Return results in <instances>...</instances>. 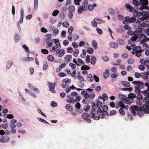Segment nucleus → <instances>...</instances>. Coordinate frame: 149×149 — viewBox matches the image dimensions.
<instances>
[{"label": "nucleus", "mask_w": 149, "mask_h": 149, "mask_svg": "<svg viewBox=\"0 0 149 149\" xmlns=\"http://www.w3.org/2000/svg\"><path fill=\"white\" fill-rule=\"evenodd\" d=\"M137 29L139 30H136L134 32V35L132 36L131 38L130 39L128 40V42L129 44L134 43L135 41L137 42L140 41L141 39V37H143V36L145 37H146V35L143 34L139 35V33H142L143 30L139 28H138Z\"/></svg>", "instance_id": "nucleus-1"}, {"label": "nucleus", "mask_w": 149, "mask_h": 149, "mask_svg": "<svg viewBox=\"0 0 149 149\" xmlns=\"http://www.w3.org/2000/svg\"><path fill=\"white\" fill-rule=\"evenodd\" d=\"M145 86L147 87L148 90H145L143 91V94L146 96L143 99V102L144 103H146V105H144L141 109H144L145 108V109L148 110L149 108V82L146 83Z\"/></svg>", "instance_id": "nucleus-2"}, {"label": "nucleus", "mask_w": 149, "mask_h": 149, "mask_svg": "<svg viewBox=\"0 0 149 149\" xmlns=\"http://www.w3.org/2000/svg\"><path fill=\"white\" fill-rule=\"evenodd\" d=\"M132 2L133 4L135 5L134 7L136 8L137 9L138 8L137 6L143 4L147 5L148 3V0H140L139 2L136 0H133Z\"/></svg>", "instance_id": "nucleus-3"}, {"label": "nucleus", "mask_w": 149, "mask_h": 149, "mask_svg": "<svg viewBox=\"0 0 149 149\" xmlns=\"http://www.w3.org/2000/svg\"><path fill=\"white\" fill-rule=\"evenodd\" d=\"M136 97V95L135 94L130 93L128 95V97H127V101L126 102H125V103L128 104H130L131 103L133 102L134 101L133 98Z\"/></svg>", "instance_id": "nucleus-4"}, {"label": "nucleus", "mask_w": 149, "mask_h": 149, "mask_svg": "<svg viewBox=\"0 0 149 149\" xmlns=\"http://www.w3.org/2000/svg\"><path fill=\"white\" fill-rule=\"evenodd\" d=\"M132 83L134 85L135 88H142L143 87V83L140 81H134Z\"/></svg>", "instance_id": "nucleus-5"}, {"label": "nucleus", "mask_w": 149, "mask_h": 149, "mask_svg": "<svg viewBox=\"0 0 149 149\" xmlns=\"http://www.w3.org/2000/svg\"><path fill=\"white\" fill-rule=\"evenodd\" d=\"M92 103L93 105L92 107V110H91V112L89 114V116L90 118H92L95 116L94 112L96 109V107L95 103L94 102H92Z\"/></svg>", "instance_id": "nucleus-6"}, {"label": "nucleus", "mask_w": 149, "mask_h": 149, "mask_svg": "<svg viewBox=\"0 0 149 149\" xmlns=\"http://www.w3.org/2000/svg\"><path fill=\"white\" fill-rule=\"evenodd\" d=\"M145 104H143L140 107V110L138 111L137 113V114L138 116H139L140 117H141L143 116V115L144 113V111H148L149 110V109H148L146 110V109H141V108L143 107V106L144 105H146V103H144ZM144 109H145L144 108Z\"/></svg>", "instance_id": "nucleus-7"}, {"label": "nucleus", "mask_w": 149, "mask_h": 149, "mask_svg": "<svg viewBox=\"0 0 149 149\" xmlns=\"http://www.w3.org/2000/svg\"><path fill=\"white\" fill-rule=\"evenodd\" d=\"M56 83H55L49 82L48 84L49 90L53 93H56V91L54 89Z\"/></svg>", "instance_id": "nucleus-8"}, {"label": "nucleus", "mask_w": 149, "mask_h": 149, "mask_svg": "<svg viewBox=\"0 0 149 149\" xmlns=\"http://www.w3.org/2000/svg\"><path fill=\"white\" fill-rule=\"evenodd\" d=\"M95 96V95L94 93L91 94V95L88 93L84 95V97L86 99H88V100H91V101L92 100L94 99Z\"/></svg>", "instance_id": "nucleus-9"}, {"label": "nucleus", "mask_w": 149, "mask_h": 149, "mask_svg": "<svg viewBox=\"0 0 149 149\" xmlns=\"http://www.w3.org/2000/svg\"><path fill=\"white\" fill-rule=\"evenodd\" d=\"M125 6L127 8V10L130 12H132L133 13L134 11H136V9L129 4H125Z\"/></svg>", "instance_id": "nucleus-10"}, {"label": "nucleus", "mask_w": 149, "mask_h": 149, "mask_svg": "<svg viewBox=\"0 0 149 149\" xmlns=\"http://www.w3.org/2000/svg\"><path fill=\"white\" fill-rule=\"evenodd\" d=\"M65 50L64 49H62L61 50L60 49H58L56 51V54H58L59 57H62L64 54Z\"/></svg>", "instance_id": "nucleus-11"}, {"label": "nucleus", "mask_w": 149, "mask_h": 149, "mask_svg": "<svg viewBox=\"0 0 149 149\" xmlns=\"http://www.w3.org/2000/svg\"><path fill=\"white\" fill-rule=\"evenodd\" d=\"M46 43L47 45V46H46L47 48L51 47L54 44L53 42H52V39L50 40L46 39Z\"/></svg>", "instance_id": "nucleus-12"}, {"label": "nucleus", "mask_w": 149, "mask_h": 149, "mask_svg": "<svg viewBox=\"0 0 149 149\" xmlns=\"http://www.w3.org/2000/svg\"><path fill=\"white\" fill-rule=\"evenodd\" d=\"M21 17L19 20V22L20 23H22L23 22L24 17V11L23 9H21L20 11Z\"/></svg>", "instance_id": "nucleus-13"}, {"label": "nucleus", "mask_w": 149, "mask_h": 149, "mask_svg": "<svg viewBox=\"0 0 149 149\" xmlns=\"http://www.w3.org/2000/svg\"><path fill=\"white\" fill-rule=\"evenodd\" d=\"M69 100H67V102L69 103H74V100H73L74 97L72 96V95H68L67 96Z\"/></svg>", "instance_id": "nucleus-14"}, {"label": "nucleus", "mask_w": 149, "mask_h": 149, "mask_svg": "<svg viewBox=\"0 0 149 149\" xmlns=\"http://www.w3.org/2000/svg\"><path fill=\"white\" fill-rule=\"evenodd\" d=\"M13 61L11 60H8L6 63V68L7 69H10L13 65Z\"/></svg>", "instance_id": "nucleus-15"}, {"label": "nucleus", "mask_w": 149, "mask_h": 149, "mask_svg": "<svg viewBox=\"0 0 149 149\" xmlns=\"http://www.w3.org/2000/svg\"><path fill=\"white\" fill-rule=\"evenodd\" d=\"M118 96L120 99V100L125 103V102L127 101V97L123 94H119Z\"/></svg>", "instance_id": "nucleus-16"}, {"label": "nucleus", "mask_w": 149, "mask_h": 149, "mask_svg": "<svg viewBox=\"0 0 149 149\" xmlns=\"http://www.w3.org/2000/svg\"><path fill=\"white\" fill-rule=\"evenodd\" d=\"M133 15L134 17H138L142 15L143 13L142 12L141 13L138 12L136 10V11H134L133 13Z\"/></svg>", "instance_id": "nucleus-17"}, {"label": "nucleus", "mask_w": 149, "mask_h": 149, "mask_svg": "<svg viewBox=\"0 0 149 149\" xmlns=\"http://www.w3.org/2000/svg\"><path fill=\"white\" fill-rule=\"evenodd\" d=\"M88 4V1L87 0H84L82 3V6H81L83 8L84 10H87V6Z\"/></svg>", "instance_id": "nucleus-18"}, {"label": "nucleus", "mask_w": 149, "mask_h": 149, "mask_svg": "<svg viewBox=\"0 0 149 149\" xmlns=\"http://www.w3.org/2000/svg\"><path fill=\"white\" fill-rule=\"evenodd\" d=\"M128 19L129 23L134 22L136 20L135 17H132L130 18L129 17L127 16L125 17V19Z\"/></svg>", "instance_id": "nucleus-19"}, {"label": "nucleus", "mask_w": 149, "mask_h": 149, "mask_svg": "<svg viewBox=\"0 0 149 149\" xmlns=\"http://www.w3.org/2000/svg\"><path fill=\"white\" fill-rule=\"evenodd\" d=\"M28 86L30 89H33L34 91H36L37 93H38L39 92V91L38 90L37 88L35 86H33L31 84L29 83L28 84Z\"/></svg>", "instance_id": "nucleus-20"}, {"label": "nucleus", "mask_w": 149, "mask_h": 149, "mask_svg": "<svg viewBox=\"0 0 149 149\" xmlns=\"http://www.w3.org/2000/svg\"><path fill=\"white\" fill-rule=\"evenodd\" d=\"M109 45L111 47L115 49L117 48L118 46L117 43L113 42L110 43Z\"/></svg>", "instance_id": "nucleus-21"}, {"label": "nucleus", "mask_w": 149, "mask_h": 149, "mask_svg": "<svg viewBox=\"0 0 149 149\" xmlns=\"http://www.w3.org/2000/svg\"><path fill=\"white\" fill-rule=\"evenodd\" d=\"M148 74L147 73H142L141 74V77L144 79H147L149 81V77L148 76Z\"/></svg>", "instance_id": "nucleus-22"}, {"label": "nucleus", "mask_w": 149, "mask_h": 149, "mask_svg": "<svg viewBox=\"0 0 149 149\" xmlns=\"http://www.w3.org/2000/svg\"><path fill=\"white\" fill-rule=\"evenodd\" d=\"M62 81L63 83H65L66 85H68L71 83V79H68V78H66L65 79H63L62 80Z\"/></svg>", "instance_id": "nucleus-23"}, {"label": "nucleus", "mask_w": 149, "mask_h": 149, "mask_svg": "<svg viewBox=\"0 0 149 149\" xmlns=\"http://www.w3.org/2000/svg\"><path fill=\"white\" fill-rule=\"evenodd\" d=\"M104 117V116L102 114H99L98 116H94L92 118H93L94 119L97 120L99 119L100 118H103Z\"/></svg>", "instance_id": "nucleus-24"}, {"label": "nucleus", "mask_w": 149, "mask_h": 149, "mask_svg": "<svg viewBox=\"0 0 149 149\" xmlns=\"http://www.w3.org/2000/svg\"><path fill=\"white\" fill-rule=\"evenodd\" d=\"M109 71L108 69L105 70L103 73V77L105 79L107 78L109 76Z\"/></svg>", "instance_id": "nucleus-25"}, {"label": "nucleus", "mask_w": 149, "mask_h": 149, "mask_svg": "<svg viewBox=\"0 0 149 149\" xmlns=\"http://www.w3.org/2000/svg\"><path fill=\"white\" fill-rule=\"evenodd\" d=\"M97 5L96 4H93V5H89L88 6V8L89 10L91 11H92L94 9V7H96Z\"/></svg>", "instance_id": "nucleus-26"}, {"label": "nucleus", "mask_w": 149, "mask_h": 149, "mask_svg": "<svg viewBox=\"0 0 149 149\" xmlns=\"http://www.w3.org/2000/svg\"><path fill=\"white\" fill-rule=\"evenodd\" d=\"M121 84L124 86L126 87H130V83L127 81H122L121 82Z\"/></svg>", "instance_id": "nucleus-27"}, {"label": "nucleus", "mask_w": 149, "mask_h": 149, "mask_svg": "<svg viewBox=\"0 0 149 149\" xmlns=\"http://www.w3.org/2000/svg\"><path fill=\"white\" fill-rule=\"evenodd\" d=\"M65 107L66 109L70 111H72L73 110L72 106L70 104L66 105Z\"/></svg>", "instance_id": "nucleus-28"}, {"label": "nucleus", "mask_w": 149, "mask_h": 149, "mask_svg": "<svg viewBox=\"0 0 149 149\" xmlns=\"http://www.w3.org/2000/svg\"><path fill=\"white\" fill-rule=\"evenodd\" d=\"M14 38L15 41L17 42L20 40V37L17 34L15 33L14 35Z\"/></svg>", "instance_id": "nucleus-29"}, {"label": "nucleus", "mask_w": 149, "mask_h": 149, "mask_svg": "<svg viewBox=\"0 0 149 149\" xmlns=\"http://www.w3.org/2000/svg\"><path fill=\"white\" fill-rule=\"evenodd\" d=\"M86 10H84L83 8L81 7V6H80L78 8L77 13L79 14H81L82 13L83 11H86Z\"/></svg>", "instance_id": "nucleus-30"}, {"label": "nucleus", "mask_w": 149, "mask_h": 149, "mask_svg": "<svg viewBox=\"0 0 149 149\" xmlns=\"http://www.w3.org/2000/svg\"><path fill=\"white\" fill-rule=\"evenodd\" d=\"M142 13H143L142 16L147 19L149 18V12L147 11H142Z\"/></svg>", "instance_id": "nucleus-31"}, {"label": "nucleus", "mask_w": 149, "mask_h": 149, "mask_svg": "<svg viewBox=\"0 0 149 149\" xmlns=\"http://www.w3.org/2000/svg\"><path fill=\"white\" fill-rule=\"evenodd\" d=\"M72 57V55L68 54L66 55L65 57L64 58L66 61H69L71 60Z\"/></svg>", "instance_id": "nucleus-32"}, {"label": "nucleus", "mask_w": 149, "mask_h": 149, "mask_svg": "<svg viewBox=\"0 0 149 149\" xmlns=\"http://www.w3.org/2000/svg\"><path fill=\"white\" fill-rule=\"evenodd\" d=\"M75 7L73 5H71L68 8V10L70 12L73 13L75 10Z\"/></svg>", "instance_id": "nucleus-33"}, {"label": "nucleus", "mask_w": 149, "mask_h": 149, "mask_svg": "<svg viewBox=\"0 0 149 149\" xmlns=\"http://www.w3.org/2000/svg\"><path fill=\"white\" fill-rule=\"evenodd\" d=\"M120 45H122L124 44L125 41L121 39H118L116 41Z\"/></svg>", "instance_id": "nucleus-34"}, {"label": "nucleus", "mask_w": 149, "mask_h": 149, "mask_svg": "<svg viewBox=\"0 0 149 149\" xmlns=\"http://www.w3.org/2000/svg\"><path fill=\"white\" fill-rule=\"evenodd\" d=\"M96 61V58L94 56L92 57L91 60V63L92 65H94Z\"/></svg>", "instance_id": "nucleus-35"}, {"label": "nucleus", "mask_w": 149, "mask_h": 149, "mask_svg": "<svg viewBox=\"0 0 149 149\" xmlns=\"http://www.w3.org/2000/svg\"><path fill=\"white\" fill-rule=\"evenodd\" d=\"M59 33V31L57 29H55L53 31V35L54 36H57Z\"/></svg>", "instance_id": "nucleus-36"}, {"label": "nucleus", "mask_w": 149, "mask_h": 149, "mask_svg": "<svg viewBox=\"0 0 149 149\" xmlns=\"http://www.w3.org/2000/svg\"><path fill=\"white\" fill-rule=\"evenodd\" d=\"M48 60L50 61L53 62L54 60V58L52 55H49L47 56Z\"/></svg>", "instance_id": "nucleus-37"}, {"label": "nucleus", "mask_w": 149, "mask_h": 149, "mask_svg": "<svg viewBox=\"0 0 149 149\" xmlns=\"http://www.w3.org/2000/svg\"><path fill=\"white\" fill-rule=\"evenodd\" d=\"M141 22L139 19L137 20L134 24V26L135 27H140L141 25Z\"/></svg>", "instance_id": "nucleus-38"}, {"label": "nucleus", "mask_w": 149, "mask_h": 149, "mask_svg": "<svg viewBox=\"0 0 149 149\" xmlns=\"http://www.w3.org/2000/svg\"><path fill=\"white\" fill-rule=\"evenodd\" d=\"M38 0H34V8L35 10H36L38 9Z\"/></svg>", "instance_id": "nucleus-39"}, {"label": "nucleus", "mask_w": 149, "mask_h": 149, "mask_svg": "<svg viewBox=\"0 0 149 149\" xmlns=\"http://www.w3.org/2000/svg\"><path fill=\"white\" fill-rule=\"evenodd\" d=\"M48 66V65L47 62L45 61H44L43 69L45 70H46Z\"/></svg>", "instance_id": "nucleus-40"}, {"label": "nucleus", "mask_w": 149, "mask_h": 149, "mask_svg": "<svg viewBox=\"0 0 149 149\" xmlns=\"http://www.w3.org/2000/svg\"><path fill=\"white\" fill-rule=\"evenodd\" d=\"M77 60L78 61V63L79 64V65H85V63L81 59L78 58Z\"/></svg>", "instance_id": "nucleus-41"}, {"label": "nucleus", "mask_w": 149, "mask_h": 149, "mask_svg": "<svg viewBox=\"0 0 149 149\" xmlns=\"http://www.w3.org/2000/svg\"><path fill=\"white\" fill-rule=\"evenodd\" d=\"M96 18L94 19L93 21L91 22V23L92 25L94 27H96L97 26V22H96Z\"/></svg>", "instance_id": "nucleus-42"}, {"label": "nucleus", "mask_w": 149, "mask_h": 149, "mask_svg": "<svg viewBox=\"0 0 149 149\" xmlns=\"http://www.w3.org/2000/svg\"><path fill=\"white\" fill-rule=\"evenodd\" d=\"M91 102V100H88L85 98L83 99L82 100V102L83 104H89Z\"/></svg>", "instance_id": "nucleus-43"}, {"label": "nucleus", "mask_w": 149, "mask_h": 149, "mask_svg": "<svg viewBox=\"0 0 149 149\" xmlns=\"http://www.w3.org/2000/svg\"><path fill=\"white\" fill-rule=\"evenodd\" d=\"M130 109L132 111H137L138 110V108L136 106H134L131 107Z\"/></svg>", "instance_id": "nucleus-44"}, {"label": "nucleus", "mask_w": 149, "mask_h": 149, "mask_svg": "<svg viewBox=\"0 0 149 149\" xmlns=\"http://www.w3.org/2000/svg\"><path fill=\"white\" fill-rule=\"evenodd\" d=\"M141 25L146 27H149V22L148 21L144 22L142 23Z\"/></svg>", "instance_id": "nucleus-45"}, {"label": "nucleus", "mask_w": 149, "mask_h": 149, "mask_svg": "<svg viewBox=\"0 0 149 149\" xmlns=\"http://www.w3.org/2000/svg\"><path fill=\"white\" fill-rule=\"evenodd\" d=\"M92 44L95 48H96L97 47V43L95 40H93L92 41Z\"/></svg>", "instance_id": "nucleus-46"}, {"label": "nucleus", "mask_w": 149, "mask_h": 149, "mask_svg": "<svg viewBox=\"0 0 149 149\" xmlns=\"http://www.w3.org/2000/svg\"><path fill=\"white\" fill-rule=\"evenodd\" d=\"M37 118L39 121L47 124H49V123H48V122H47L46 120H45L44 119L42 118Z\"/></svg>", "instance_id": "nucleus-47"}, {"label": "nucleus", "mask_w": 149, "mask_h": 149, "mask_svg": "<svg viewBox=\"0 0 149 149\" xmlns=\"http://www.w3.org/2000/svg\"><path fill=\"white\" fill-rule=\"evenodd\" d=\"M74 29L73 27L72 26H70L68 28V33L70 35H71L72 32Z\"/></svg>", "instance_id": "nucleus-48"}, {"label": "nucleus", "mask_w": 149, "mask_h": 149, "mask_svg": "<svg viewBox=\"0 0 149 149\" xmlns=\"http://www.w3.org/2000/svg\"><path fill=\"white\" fill-rule=\"evenodd\" d=\"M51 106L53 108L56 107L57 106V103L54 101H52L50 104Z\"/></svg>", "instance_id": "nucleus-49"}, {"label": "nucleus", "mask_w": 149, "mask_h": 149, "mask_svg": "<svg viewBox=\"0 0 149 149\" xmlns=\"http://www.w3.org/2000/svg\"><path fill=\"white\" fill-rule=\"evenodd\" d=\"M82 0H74V4L76 6H79L80 5V3L81 2Z\"/></svg>", "instance_id": "nucleus-50"}, {"label": "nucleus", "mask_w": 149, "mask_h": 149, "mask_svg": "<svg viewBox=\"0 0 149 149\" xmlns=\"http://www.w3.org/2000/svg\"><path fill=\"white\" fill-rule=\"evenodd\" d=\"M37 111L40 114H41V115L43 116H44L45 117H47L45 113H43V112L42 111V110L40 109H37Z\"/></svg>", "instance_id": "nucleus-51"}, {"label": "nucleus", "mask_w": 149, "mask_h": 149, "mask_svg": "<svg viewBox=\"0 0 149 149\" xmlns=\"http://www.w3.org/2000/svg\"><path fill=\"white\" fill-rule=\"evenodd\" d=\"M120 114L122 116H124L125 115V113L124 110L123 109V108H120L119 110Z\"/></svg>", "instance_id": "nucleus-52"}, {"label": "nucleus", "mask_w": 149, "mask_h": 149, "mask_svg": "<svg viewBox=\"0 0 149 149\" xmlns=\"http://www.w3.org/2000/svg\"><path fill=\"white\" fill-rule=\"evenodd\" d=\"M82 117L85 120L86 118L90 117L89 116V114H88L86 113H85L82 114Z\"/></svg>", "instance_id": "nucleus-53"}, {"label": "nucleus", "mask_w": 149, "mask_h": 149, "mask_svg": "<svg viewBox=\"0 0 149 149\" xmlns=\"http://www.w3.org/2000/svg\"><path fill=\"white\" fill-rule=\"evenodd\" d=\"M81 69L83 70H88L90 69V68L87 65H84L81 68Z\"/></svg>", "instance_id": "nucleus-54"}, {"label": "nucleus", "mask_w": 149, "mask_h": 149, "mask_svg": "<svg viewBox=\"0 0 149 149\" xmlns=\"http://www.w3.org/2000/svg\"><path fill=\"white\" fill-rule=\"evenodd\" d=\"M96 30L97 32L99 34L101 35L102 34L103 31L99 27H97Z\"/></svg>", "instance_id": "nucleus-55"}, {"label": "nucleus", "mask_w": 149, "mask_h": 149, "mask_svg": "<svg viewBox=\"0 0 149 149\" xmlns=\"http://www.w3.org/2000/svg\"><path fill=\"white\" fill-rule=\"evenodd\" d=\"M132 87H130V86L129 88H125L122 89V91H129L130 92V91H132Z\"/></svg>", "instance_id": "nucleus-56"}, {"label": "nucleus", "mask_w": 149, "mask_h": 149, "mask_svg": "<svg viewBox=\"0 0 149 149\" xmlns=\"http://www.w3.org/2000/svg\"><path fill=\"white\" fill-rule=\"evenodd\" d=\"M103 100V101H105L108 99V97L107 95L105 93H103L102 95Z\"/></svg>", "instance_id": "nucleus-57"}, {"label": "nucleus", "mask_w": 149, "mask_h": 149, "mask_svg": "<svg viewBox=\"0 0 149 149\" xmlns=\"http://www.w3.org/2000/svg\"><path fill=\"white\" fill-rule=\"evenodd\" d=\"M66 66V64L65 63H62L58 67L59 70H61L63 68H65Z\"/></svg>", "instance_id": "nucleus-58"}, {"label": "nucleus", "mask_w": 149, "mask_h": 149, "mask_svg": "<svg viewBox=\"0 0 149 149\" xmlns=\"http://www.w3.org/2000/svg\"><path fill=\"white\" fill-rule=\"evenodd\" d=\"M97 107L98 108H101L102 106V102L98 100L97 102Z\"/></svg>", "instance_id": "nucleus-59"}, {"label": "nucleus", "mask_w": 149, "mask_h": 149, "mask_svg": "<svg viewBox=\"0 0 149 149\" xmlns=\"http://www.w3.org/2000/svg\"><path fill=\"white\" fill-rule=\"evenodd\" d=\"M90 106L89 105H87V106H84V110L85 111L87 112L90 109Z\"/></svg>", "instance_id": "nucleus-60"}, {"label": "nucleus", "mask_w": 149, "mask_h": 149, "mask_svg": "<svg viewBox=\"0 0 149 149\" xmlns=\"http://www.w3.org/2000/svg\"><path fill=\"white\" fill-rule=\"evenodd\" d=\"M79 53V50L78 49H76L74 51V53H73V55L75 56H77L78 53Z\"/></svg>", "instance_id": "nucleus-61"}, {"label": "nucleus", "mask_w": 149, "mask_h": 149, "mask_svg": "<svg viewBox=\"0 0 149 149\" xmlns=\"http://www.w3.org/2000/svg\"><path fill=\"white\" fill-rule=\"evenodd\" d=\"M59 11L58 10H54L52 13V15L54 16H56L58 15L59 13Z\"/></svg>", "instance_id": "nucleus-62"}, {"label": "nucleus", "mask_w": 149, "mask_h": 149, "mask_svg": "<svg viewBox=\"0 0 149 149\" xmlns=\"http://www.w3.org/2000/svg\"><path fill=\"white\" fill-rule=\"evenodd\" d=\"M87 52L90 54H92L93 52V49L91 47H89L87 50Z\"/></svg>", "instance_id": "nucleus-63"}, {"label": "nucleus", "mask_w": 149, "mask_h": 149, "mask_svg": "<svg viewBox=\"0 0 149 149\" xmlns=\"http://www.w3.org/2000/svg\"><path fill=\"white\" fill-rule=\"evenodd\" d=\"M118 75V74L117 73L115 72L112 74L111 75V77L112 78H116Z\"/></svg>", "instance_id": "nucleus-64"}]
</instances>
